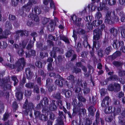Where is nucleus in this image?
I'll list each match as a JSON object with an SVG mask.
<instances>
[{
	"label": "nucleus",
	"mask_w": 125,
	"mask_h": 125,
	"mask_svg": "<svg viewBox=\"0 0 125 125\" xmlns=\"http://www.w3.org/2000/svg\"><path fill=\"white\" fill-rule=\"evenodd\" d=\"M23 108L25 109L23 111L24 114L25 115H28L29 112H30L31 113L30 115L31 117H32V115L31 112L32 110H33L35 108L33 104L31 102H29L28 99H26L23 105Z\"/></svg>",
	"instance_id": "1"
},
{
	"label": "nucleus",
	"mask_w": 125,
	"mask_h": 125,
	"mask_svg": "<svg viewBox=\"0 0 125 125\" xmlns=\"http://www.w3.org/2000/svg\"><path fill=\"white\" fill-rule=\"evenodd\" d=\"M26 64V61L24 58L22 57L19 59L14 64L15 68L16 69V71L18 72L21 71Z\"/></svg>",
	"instance_id": "2"
},
{
	"label": "nucleus",
	"mask_w": 125,
	"mask_h": 125,
	"mask_svg": "<svg viewBox=\"0 0 125 125\" xmlns=\"http://www.w3.org/2000/svg\"><path fill=\"white\" fill-rule=\"evenodd\" d=\"M49 100L46 97H44L40 101L39 103L36 106L38 109H41L44 107H46L49 105Z\"/></svg>",
	"instance_id": "3"
},
{
	"label": "nucleus",
	"mask_w": 125,
	"mask_h": 125,
	"mask_svg": "<svg viewBox=\"0 0 125 125\" xmlns=\"http://www.w3.org/2000/svg\"><path fill=\"white\" fill-rule=\"evenodd\" d=\"M52 96L54 98L58 100L56 101V103L57 104L59 105V104H60L61 105H62V102L61 100L62 96H61L60 93L59 92L55 93Z\"/></svg>",
	"instance_id": "4"
},
{
	"label": "nucleus",
	"mask_w": 125,
	"mask_h": 125,
	"mask_svg": "<svg viewBox=\"0 0 125 125\" xmlns=\"http://www.w3.org/2000/svg\"><path fill=\"white\" fill-rule=\"evenodd\" d=\"M25 72L26 75V78L28 80H31L33 77V73L31 71L29 68H26L25 69Z\"/></svg>",
	"instance_id": "5"
},
{
	"label": "nucleus",
	"mask_w": 125,
	"mask_h": 125,
	"mask_svg": "<svg viewBox=\"0 0 125 125\" xmlns=\"http://www.w3.org/2000/svg\"><path fill=\"white\" fill-rule=\"evenodd\" d=\"M101 30L99 31L98 29H96L94 31V39L95 40H98L100 38V35H101Z\"/></svg>",
	"instance_id": "6"
},
{
	"label": "nucleus",
	"mask_w": 125,
	"mask_h": 125,
	"mask_svg": "<svg viewBox=\"0 0 125 125\" xmlns=\"http://www.w3.org/2000/svg\"><path fill=\"white\" fill-rule=\"evenodd\" d=\"M110 102L109 97V96H105L101 104V106L103 107H106L109 105Z\"/></svg>",
	"instance_id": "7"
},
{
	"label": "nucleus",
	"mask_w": 125,
	"mask_h": 125,
	"mask_svg": "<svg viewBox=\"0 0 125 125\" xmlns=\"http://www.w3.org/2000/svg\"><path fill=\"white\" fill-rule=\"evenodd\" d=\"M111 17L112 19L114 21L113 23H120L119 22V18L115 14V12L113 11L111 12Z\"/></svg>",
	"instance_id": "8"
},
{
	"label": "nucleus",
	"mask_w": 125,
	"mask_h": 125,
	"mask_svg": "<svg viewBox=\"0 0 125 125\" xmlns=\"http://www.w3.org/2000/svg\"><path fill=\"white\" fill-rule=\"evenodd\" d=\"M10 81V78L8 77L5 78L0 79V86L3 87L5 85Z\"/></svg>",
	"instance_id": "9"
},
{
	"label": "nucleus",
	"mask_w": 125,
	"mask_h": 125,
	"mask_svg": "<svg viewBox=\"0 0 125 125\" xmlns=\"http://www.w3.org/2000/svg\"><path fill=\"white\" fill-rule=\"evenodd\" d=\"M111 12L110 11H108L106 13L105 16V22L106 23H112V21L109 19L111 18L110 17Z\"/></svg>",
	"instance_id": "10"
},
{
	"label": "nucleus",
	"mask_w": 125,
	"mask_h": 125,
	"mask_svg": "<svg viewBox=\"0 0 125 125\" xmlns=\"http://www.w3.org/2000/svg\"><path fill=\"white\" fill-rule=\"evenodd\" d=\"M35 51L32 50H30L28 52H25L26 57L29 58L31 56H34L35 55Z\"/></svg>",
	"instance_id": "11"
},
{
	"label": "nucleus",
	"mask_w": 125,
	"mask_h": 125,
	"mask_svg": "<svg viewBox=\"0 0 125 125\" xmlns=\"http://www.w3.org/2000/svg\"><path fill=\"white\" fill-rule=\"evenodd\" d=\"M33 4L30 2H29L26 5L23 6L22 7L23 10H25L27 11H29L32 7Z\"/></svg>",
	"instance_id": "12"
},
{
	"label": "nucleus",
	"mask_w": 125,
	"mask_h": 125,
	"mask_svg": "<svg viewBox=\"0 0 125 125\" xmlns=\"http://www.w3.org/2000/svg\"><path fill=\"white\" fill-rule=\"evenodd\" d=\"M55 100H52V103L49 105L50 109L51 111H55L57 109V106L55 104Z\"/></svg>",
	"instance_id": "13"
},
{
	"label": "nucleus",
	"mask_w": 125,
	"mask_h": 125,
	"mask_svg": "<svg viewBox=\"0 0 125 125\" xmlns=\"http://www.w3.org/2000/svg\"><path fill=\"white\" fill-rule=\"evenodd\" d=\"M77 98L79 101L83 103H85L86 101V99L83 96L82 93H79L78 94Z\"/></svg>",
	"instance_id": "14"
},
{
	"label": "nucleus",
	"mask_w": 125,
	"mask_h": 125,
	"mask_svg": "<svg viewBox=\"0 0 125 125\" xmlns=\"http://www.w3.org/2000/svg\"><path fill=\"white\" fill-rule=\"evenodd\" d=\"M34 13L35 14H39L41 12V10L40 8L38 6H35L34 8H32V12Z\"/></svg>",
	"instance_id": "15"
},
{
	"label": "nucleus",
	"mask_w": 125,
	"mask_h": 125,
	"mask_svg": "<svg viewBox=\"0 0 125 125\" xmlns=\"http://www.w3.org/2000/svg\"><path fill=\"white\" fill-rule=\"evenodd\" d=\"M109 31L112 35H113L114 37H116L117 36L118 31L116 29L113 27L110 29Z\"/></svg>",
	"instance_id": "16"
},
{
	"label": "nucleus",
	"mask_w": 125,
	"mask_h": 125,
	"mask_svg": "<svg viewBox=\"0 0 125 125\" xmlns=\"http://www.w3.org/2000/svg\"><path fill=\"white\" fill-rule=\"evenodd\" d=\"M63 119V117H58L56 119V123L55 125H64Z\"/></svg>",
	"instance_id": "17"
},
{
	"label": "nucleus",
	"mask_w": 125,
	"mask_h": 125,
	"mask_svg": "<svg viewBox=\"0 0 125 125\" xmlns=\"http://www.w3.org/2000/svg\"><path fill=\"white\" fill-rule=\"evenodd\" d=\"M82 121V125H90L92 123V120L89 118L84 119Z\"/></svg>",
	"instance_id": "18"
},
{
	"label": "nucleus",
	"mask_w": 125,
	"mask_h": 125,
	"mask_svg": "<svg viewBox=\"0 0 125 125\" xmlns=\"http://www.w3.org/2000/svg\"><path fill=\"white\" fill-rule=\"evenodd\" d=\"M29 18L33 19L34 21L36 22L38 21L39 20V19L38 16L37 15H35V16H34V15L32 13H31L28 16Z\"/></svg>",
	"instance_id": "19"
},
{
	"label": "nucleus",
	"mask_w": 125,
	"mask_h": 125,
	"mask_svg": "<svg viewBox=\"0 0 125 125\" xmlns=\"http://www.w3.org/2000/svg\"><path fill=\"white\" fill-rule=\"evenodd\" d=\"M15 95L17 99L19 100H20L23 98V93L21 92L18 91L16 93Z\"/></svg>",
	"instance_id": "20"
},
{
	"label": "nucleus",
	"mask_w": 125,
	"mask_h": 125,
	"mask_svg": "<svg viewBox=\"0 0 125 125\" xmlns=\"http://www.w3.org/2000/svg\"><path fill=\"white\" fill-rule=\"evenodd\" d=\"M113 64L116 67H122L123 65V62L121 61H114L112 62Z\"/></svg>",
	"instance_id": "21"
},
{
	"label": "nucleus",
	"mask_w": 125,
	"mask_h": 125,
	"mask_svg": "<svg viewBox=\"0 0 125 125\" xmlns=\"http://www.w3.org/2000/svg\"><path fill=\"white\" fill-rule=\"evenodd\" d=\"M121 54V53L120 51H117L113 53L112 55L110 56V57L113 60L118 56H120Z\"/></svg>",
	"instance_id": "22"
},
{
	"label": "nucleus",
	"mask_w": 125,
	"mask_h": 125,
	"mask_svg": "<svg viewBox=\"0 0 125 125\" xmlns=\"http://www.w3.org/2000/svg\"><path fill=\"white\" fill-rule=\"evenodd\" d=\"M118 75L119 76L122 77L125 75V70L122 69L121 67V69H118Z\"/></svg>",
	"instance_id": "23"
},
{
	"label": "nucleus",
	"mask_w": 125,
	"mask_h": 125,
	"mask_svg": "<svg viewBox=\"0 0 125 125\" xmlns=\"http://www.w3.org/2000/svg\"><path fill=\"white\" fill-rule=\"evenodd\" d=\"M29 40V39L27 38L22 42V43H19L20 46L21 47H22L24 48L27 44V43L28 42Z\"/></svg>",
	"instance_id": "24"
},
{
	"label": "nucleus",
	"mask_w": 125,
	"mask_h": 125,
	"mask_svg": "<svg viewBox=\"0 0 125 125\" xmlns=\"http://www.w3.org/2000/svg\"><path fill=\"white\" fill-rule=\"evenodd\" d=\"M60 39L64 41L67 44L69 43V41L68 39L66 37L63 35L60 36Z\"/></svg>",
	"instance_id": "25"
},
{
	"label": "nucleus",
	"mask_w": 125,
	"mask_h": 125,
	"mask_svg": "<svg viewBox=\"0 0 125 125\" xmlns=\"http://www.w3.org/2000/svg\"><path fill=\"white\" fill-rule=\"evenodd\" d=\"M115 87V91H118L120 90L121 86L120 84L117 83H115L114 84Z\"/></svg>",
	"instance_id": "26"
},
{
	"label": "nucleus",
	"mask_w": 125,
	"mask_h": 125,
	"mask_svg": "<svg viewBox=\"0 0 125 125\" xmlns=\"http://www.w3.org/2000/svg\"><path fill=\"white\" fill-rule=\"evenodd\" d=\"M7 46V44L5 41H2L0 42V48L2 49H5Z\"/></svg>",
	"instance_id": "27"
},
{
	"label": "nucleus",
	"mask_w": 125,
	"mask_h": 125,
	"mask_svg": "<svg viewBox=\"0 0 125 125\" xmlns=\"http://www.w3.org/2000/svg\"><path fill=\"white\" fill-rule=\"evenodd\" d=\"M3 95L5 96L7 98H8L9 97V92L6 91H0V96Z\"/></svg>",
	"instance_id": "28"
},
{
	"label": "nucleus",
	"mask_w": 125,
	"mask_h": 125,
	"mask_svg": "<svg viewBox=\"0 0 125 125\" xmlns=\"http://www.w3.org/2000/svg\"><path fill=\"white\" fill-rule=\"evenodd\" d=\"M74 53V51L72 50H70L68 51L66 53V56L69 58L71 57Z\"/></svg>",
	"instance_id": "29"
},
{
	"label": "nucleus",
	"mask_w": 125,
	"mask_h": 125,
	"mask_svg": "<svg viewBox=\"0 0 125 125\" xmlns=\"http://www.w3.org/2000/svg\"><path fill=\"white\" fill-rule=\"evenodd\" d=\"M34 85V84L33 83L29 82L26 83L25 86L27 88L31 89L33 88Z\"/></svg>",
	"instance_id": "30"
},
{
	"label": "nucleus",
	"mask_w": 125,
	"mask_h": 125,
	"mask_svg": "<svg viewBox=\"0 0 125 125\" xmlns=\"http://www.w3.org/2000/svg\"><path fill=\"white\" fill-rule=\"evenodd\" d=\"M3 64L6 67H9L10 69H12L15 68L14 64H12L9 63H5Z\"/></svg>",
	"instance_id": "31"
},
{
	"label": "nucleus",
	"mask_w": 125,
	"mask_h": 125,
	"mask_svg": "<svg viewBox=\"0 0 125 125\" xmlns=\"http://www.w3.org/2000/svg\"><path fill=\"white\" fill-rule=\"evenodd\" d=\"M112 50V48L111 46H108L104 50V52L105 54L108 55Z\"/></svg>",
	"instance_id": "32"
},
{
	"label": "nucleus",
	"mask_w": 125,
	"mask_h": 125,
	"mask_svg": "<svg viewBox=\"0 0 125 125\" xmlns=\"http://www.w3.org/2000/svg\"><path fill=\"white\" fill-rule=\"evenodd\" d=\"M39 119L43 121H46L48 120V117L46 115L42 114L40 117Z\"/></svg>",
	"instance_id": "33"
},
{
	"label": "nucleus",
	"mask_w": 125,
	"mask_h": 125,
	"mask_svg": "<svg viewBox=\"0 0 125 125\" xmlns=\"http://www.w3.org/2000/svg\"><path fill=\"white\" fill-rule=\"evenodd\" d=\"M119 123L122 125H125V120L124 118L121 116L118 117Z\"/></svg>",
	"instance_id": "34"
},
{
	"label": "nucleus",
	"mask_w": 125,
	"mask_h": 125,
	"mask_svg": "<svg viewBox=\"0 0 125 125\" xmlns=\"http://www.w3.org/2000/svg\"><path fill=\"white\" fill-rule=\"evenodd\" d=\"M88 110L90 114L92 116L94 115V107L92 106H90L88 108Z\"/></svg>",
	"instance_id": "35"
},
{
	"label": "nucleus",
	"mask_w": 125,
	"mask_h": 125,
	"mask_svg": "<svg viewBox=\"0 0 125 125\" xmlns=\"http://www.w3.org/2000/svg\"><path fill=\"white\" fill-rule=\"evenodd\" d=\"M79 83L82 87L84 88H85V87H87L86 86L87 84L84 81H83L81 80L79 82Z\"/></svg>",
	"instance_id": "36"
},
{
	"label": "nucleus",
	"mask_w": 125,
	"mask_h": 125,
	"mask_svg": "<svg viewBox=\"0 0 125 125\" xmlns=\"http://www.w3.org/2000/svg\"><path fill=\"white\" fill-rule=\"evenodd\" d=\"M51 20L49 18L43 17L42 19V22L43 23H47L51 22Z\"/></svg>",
	"instance_id": "37"
},
{
	"label": "nucleus",
	"mask_w": 125,
	"mask_h": 125,
	"mask_svg": "<svg viewBox=\"0 0 125 125\" xmlns=\"http://www.w3.org/2000/svg\"><path fill=\"white\" fill-rule=\"evenodd\" d=\"M41 113L40 112L38 111L35 110L34 111V115L35 116V117L36 119L40 118V117L41 116Z\"/></svg>",
	"instance_id": "38"
},
{
	"label": "nucleus",
	"mask_w": 125,
	"mask_h": 125,
	"mask_svg": "<svg viewBox=\"0 0 125 125\" xmlns=\"http://www.w3.org/2000/svg\"><path fill=\"white\" fill-rule=\"evenodd\" d=\"M11 79L14 82V85L15 86L18 83V81L16 76H12L11 77Z\"/></svg>",
	"instance_id": "39"
},
{
	"label": "nucleus",
	"mask_w": 125,
	"mask_h": 125,
	"mask_svg": "<svg viewBox=\"0 0 125 125\" xmlns=\"http://www.w3.org/2000/svg\"><path fill=\"white\" fill-rule=\"evenodd\" d=\"M100 44L98 42H97L95 41H93V47H95L97 49H98L100 47Z\"/></svg>",
	"instance_id": "40"
},
{
	"label": "nucleus",
	"mask_w": 125,
	"mask_h": 125,
	"mask_svg": "<svg viewBox=\"0 0 125 125\" xmlns=\"http://www.w3.org/2000/svg\"><path fill=\"white\" fill-rule=\"evenodd\" d=\"M39 74L42 76L45 77L46 75V74L45 73L44 71L41 69H40L38 71Z\"/></svg>",
	"instance_id": "41"
},
{
	"label": "nucleus",
	"mask_w": 125,
	"mask_h": 125,
	"mask_svg": "<svg viewBox=\"0 0 125 125\" xmlns=\"http://www.w3.org/2000/svg\"><path fill=\"white\" fill-rule=\"evenodd\" d=\"M103 50L100 49L98 51V54L99 57H102L104 56V53H103Z\"/></svg>",
	"instance_id": "42"
},
{
	"label": "nucleus",
	"mask_w": 125,
	"mask_h": 125,
	"mask_svg": "<svg viewBox=\"0 0 125 125\" xmlns=\"http://www.w3.org/2000/svg\"><path fill=\"white\" fill-rule=\"evenodd\" d=\"M111 107H108V108H106L104 110V112L106 114L111 113L112 112Z\"/></svg>",
	"instance_id": "43"
},
{
	"label": "nucleus",
	"mask_w": 125,
	"mask_h": 125,
	"mask_svg": "<svg viewBox=\"0 0 125 125\" xmlns=\"http://www.w3.org/2000/svg\"><path fill=\"white\" fill-rule=\"evenodd\" d=\"M49 117L50 119L53 120L56 118L55 114L52 112H50L49 113Z\"/></svg>",
	"instance_id": "44"
},
{
	"label": "nucleus",
	"mask_w": 125,
	"mask_h": 125,
	"mask_svg": "<svg viewBox=\"0 0 125 125\" xmlns=\"http://www.w3.org/2000/svg\"><path fill=\"white\" fill-rule=\"evenodd\" d=\"M113 119V116L112 115L107 116L105 120L106 121L111 122Z\"/></svg>",
	"instance_id": "45"
},
{
	"label": "nucleus",
	"mask_w": 125,
	"mask_h": 125,
	"mask_svg": "<svg viewBox=\"0 0 125 125\" xmlns=\"http://www.w3.org/2000/svg\"><path fill=\"white\" fill-rule=\"evenodd\" d=\"M72 94V92L70 90H69L66 91L65 95L66 97L67 98L70 97L71 96Z\"/></svg>",
	"instance_id": "46"
},
{
	"label": "nucleus",
	"mask_w": 125,
	"mask_h": 125,
	"mask_svg": "<svg viewBox=\"0 0 125 125\" xmlns=\"http://www.w3.org/2000/svg\"><path fill=\"white\" fill-rule=\"evenodd\" d=\"M108 89L110 91H115V88L114 84H110L108 86Z\"/></svg>",
	"instance_id": "47"
},
{
	"label": "nucleus",
	"mask_w": 125,
	"mask_h": 125,
	"mask_svg": "<svg viewBox=\"0 0 125 125\" xmlns=\"http://www.w3.org/2000/svg\"><path fill=\"white\" fill-rule=\"evenodd\" d=\"M16 33H18L20 36L22 37L24 35L25 32L23 30H18L16 31Z\"/></svg>",
	"instance_id": "48"
},
{
	"label": "nucleus",
	"mask_w": 125,
	"mask_h": 125,
	"mask_svg": "<svg viewBox=\"0 0 125 125\" xmlns=\"http://www.w3.org/2000/svg\"><path fill=\"white\" fill-rule=\"evenodd\" d=\"M90 104L91 105V106H94L95 104L96 103L95 99L93 96L92 97V99H90Z\"/></svg>",
	"instance_id": "49"
},
{
	"label": "nucleus",
	"mask_w": 125,
	"mask_h": 125,
	"mask_svg": "<svg viewBox=\"0 0 125 125\" xmlns=\"http://www.w3.org/2000/svg\"><path fill=\"white\" fill-rule=\"evenodd\" d=\"M12 107L14 111H15L18 107V105L16 102L14 101L13 102L12 104Z\"/></svg>",
	"instance_id": "50"
},
{
	"label": "nucleus",
	"mask_w": 125,
	"mask_h": 125,
	"mask_svg": "<svg viewBox=\"0 0 125 125\" xmlns=\"http://www.w3.org/2000/svg\"><path fill=\"white\" fill-rule=\"evenodd\" d=\"M80 120H73L72 122V125H80Z\"/></svg>",
	"instance_id": "51"
},
{
	"label": "nucleus",
	"mask_w": 125,
	"mask_h": 125,
	"mask_svg": "<svg viewBox=\"0 0 125 125\" xmlns=\"http://www.w3.org/2000/svg\"><path fill=\"white\" fill-rule=\"evenodd\" d=\"M112 81H118L119 79L118 77L116 75H113L111 76Z\"/></svg>",
	"instance_id": "52"
},
{
	"label": "nucleus",
	"mask_w": 125,
	"mask_h": 125,
	"mask_svg": "<svg viewBox=\"0 0 125 125\" xmlns=\"http://www.w3.org/2000/svg\"><path fill=\"white\" fill-rule=\"evenodd\" d=\"M67 79L72 82H74L75 81V77L73 75H71L68 76Z\"/></svg>",
	"instance_id": "53"
},
{
	"label": "nucleus",
	"mask_w": 125,
	"mask_h": 125,
	"mask_svg": "<svg viewBox=\"0 0 125 125\" xmlns=\"http://www.w3.org/2000/svg\"><path fill=\"white\" fill-rule=\"evenodd\" d=\"M22 47L20 49H19V50L18 51V53L19 55L20 56H22L23 55L24 53V51Z\"/></svg>",
	"instance_id": "54"
},
{
	"label": "nucleus",
	"mask_w": 125,
	"mask_h": 125,
	"mask_svg": "<svg viewBox=\"0 0 125 125\" xmlns=\"http://www.w3.org/2000/svg\"><path fill=\"white\" fill-rule=\"evenodd\" d=\"M8 83H7L3 87L4 88V89L5 90H6L10 89L11 87V85L9 84H8Z\"/></svg>",
	"instance_id": "55"
},
{
	"label": "nucleus",
	"mask_w": 125,
	"mask_h": 125,
	"mask_svg": "<svg viewBox=\"0 0 125 125\" xmlns=\"http://www.w3.org/2000/svg\"><path fill=\"white\" fill-rule=\"evenodd\" d=\"M10 34V31L7 30H5L2 32V34L4 36H6Z\"/></svg>",
	"instance_id": "56"
},
{
	"label": "nucleus",
	"mask_w": 125,
	"mask_h": 125,
	"mask_svg": "<svg viewBox=\"0 0 125 125\" xmlns=\"http://www.w3.org/2000/svg\"><path fill=\"white\" fill-rule=\"evenodd\" d=\"M31 42L30 41V43H29L27 45L26 48L28 50H31L32 48L33 47V44H31Z\"/></svg>",
	"instance_id": "57"
},
{
	"label": "nucleus",
	"mask_w": 125,
	"mask_h": 125,
	"mask_svg": "<svg viewBox=\"0 0 125 125\" xmlns=\"http://www.w3.org/2000/svg\"><path fill=\"white\" fill-rule=\"evenodd\" d=\"M124 94L123 92H120L118 93L117 94V97L119 99L124 97Z\"/></svg>",
	"instance_id": "58"
},
{
	"label": "nucleus",
	"mask_w": 125,
	"mask_h": 125,
	"mask_svg": "<svg viewBox=\"0 0 125 125\" xmlns=\"http://www.w3.org/2000/svg\"><path fill=\"white\" fill-rule=\"evenodd\" d=\"M35 65L38 67L41 68L42 66V63L39 61H37L35 63Z\"/></svg>",
	"instance_id": "59"
},
{
	"label": "nucleus",
	"mask_w": 125,
	"mask_h": 125,
	"mask_svg": "<svg viewBox=\"0 0 125 125\" xmlns=\"http://www.w3.org/2000/svg\"><path fill=\"white\" fill-rule=\"evenodd\" d=\"M100 5V7L99 8H99L98 9V11L103 10V8L106 6L105 4L104 3H101Z\"/></svg>",
	"instance_id": "60"
},
{
	"label": "nucleus",
	"mask_w": 125,
	"mask_h": 125,
	"mask_svg": "<svg viewBox=\"0 0 125 125\" xmlns=\"http://www.w3.org/2000/svg\"><path fill=\"white\" fill-rule=\"evenodd\" d=\"M83 45L84 47L85 48H86L88 46L89 47L90 45L88 44V42L86 39L85 40L83 41Z\"/></svg>",
	"instance_id": "61"
},
{
	"label": "nucleus",
	"mask_w": 125,
	"mask_h": 125,
	"mask_svg": "<svg viewBox=\"0 0 125 125\" xmlns=\"http://www.w3.org/2000/svg\"><path fill=\"white\" fill-rule=\"evenodd\" d=\"M9 116V114L7 113H6L3 115V120L5 121H6L8 119Z\"/></svg>",
	"instance_id": "62"
},
{
	"label": "nucleus",
	"mask_w": 125,
	"mask_h": 125,
	"mask_svg": "<svg viewBox=\"0 0 125 125\" xmlns=\"http://www.w3.org/2000/svg\"><path fill=\"white\" fill-rule=\"evenodd\" d=\"M19 0H12L11 2L13 5L16 6L18 4Z\"/></svg>",
	"instance_id": "63"
},
{
	"label": "nucleus",
	"mask_w": 125,
	"mask_h": 125,
	"mask_svg": "<svg viewBox=\"0 0 125 125\" xmlns=\"http://www.w3.org/2000/svg\"><path fill=\"white\" fill-rule=\"evenodd\" d=\"M86 110L85 108L81 109L80 110V112L81 115L82 114L83 116L85 115L86 112Z\"/></svg>",
	"instance_id": "64"
}]
</instances>
